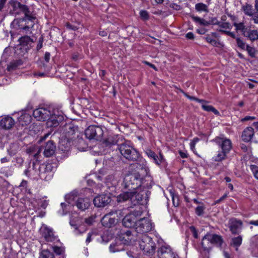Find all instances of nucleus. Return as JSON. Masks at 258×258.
I'll list each match as a JSON object with an SVG mask.
<instances>
[{"label":"nucleus","instance_id":"obj_1","mask_svg":"<svg viewBox=\"0 0 258 258\" xmlns=\"http://www.w3.org/2000/svg\"><path fill=\"white\" fill-rule=\"evenodd\" d=\"M63 136L60 143V148L64 151L70 149L75 140L79 137L78 128L73 123L66 124L64 126Z\"/></svg>","mask_w":258,"mask_h":258},{"label":"nucleus","instance_id":"obj_2","mask_svg":"<svg viewBox=\"0 0 258 258\" xmlns=\"http://www.w3.org/2000/svg\"><path fill=\"white\" fill-rule=\"evenodd\" d=\"M136 167L139 170L140 178L136 183L139 187L149 189L151 188L153 184L152 177L149 175V169L147 166V163L145 160H140L139 163H136Z\"/></svg>","mask_w":258,"mask_h":258},{"label":"nucleus","instance_id":"obj_3","mask_svg":"<svg viewBox=\"0 0 258 258\" xmlns=\"http://www.w3.org/2000/svg\"><path fill=\"white\" fill-rule=\"evenodd\" d=\"M213 141L218 145L222 149L221 152H219L216 156L213 158L215 161L219 162L225 158L226 154L229 152L232 148V143L229 139H227L224 137H216Z\"/></svg>","mask_w":258,"mask_h":258},{"label":"nucleus","instance_id":"obj_4","mask_svg":"<svg viewBox=\"0 0 258 258\" xmlns=\"http://www.w3.org/2000/svg\"><path fill=\"white\" fill-rule=\"evenodd\" d=\"M118 149L123 157L128 161H137L139 158V152L130 145L129 141H124L123 143H120Z\"/></svg>","mask_w":258,"mask_h":258},{"label":"nucleus","instance_id":"obj_5","mask_svg":"<svg viewBox=\"0 0 258 258\" xmlns=\"http://www.w3.org/2000/svg\"><path fill=\"white\" fill-rule=\"evenodd\" d=\"M33 169L37 172L41 179L49 180L52 177L54 167L51 164H40L36 161L33 164Z\"/></svg>","mask_w":258,"mask_h":258},{"label":"nucleus","instance_id":"obj_6","mask_svg":"<svg viewBox=\"0 0 258 258\" xmlns=\"http://www.w3.org/2000/svg\"><path fill=\"white\" fill-rule=\"evenodd\" d=\"M139 237V245L144 253L147 255L154 254L156 250V244L152 238L147 234L137 235Z\"/></svg>","mask_w":258,"mask_h":258},{"label":"nucleus","instance_id":"obj_7","mask_svg":"<svg viewBox=\"0 0 258 258\" xmlns=\"http://www.w3.org/2000/svg\"><path fill=\"white\" fill-rule=\"evenodd\" d=\"M223 242V240L220 235L216 234L207 233L202 239L201 245L204 250H209L211 248V244H214L220 247Z\"/></svg>","mask_w":258,"mask_h":258},{"label":"nucleus","instance_id":"obj_8","mask_svg":"<svg viewBox=\"0 0 258 258\" xmlns=\"http://www.w3.org/2000/svg\"><path fill=\"white\" fill-rule=\"evenodd\" d=\"M66 201L70 204L72 202L75 201V205L78 209L82 211H84L90 206L91 200L88 198H79L77 199L76 192H72L65 197Z\"/></svg>","mask_w":258,"mask_h":258},{"label":"nucleus","instance_id":"obj_9","mask_svg":"<svg viewBox=\"0 0 258 258\" xmlns=\"http://www.w3.org/2000/svg\"><path fill=\"white\" fill-rule=\"evenodd\" d=\"M153 227V223L149 219L142 218L136 223L135 232L141 236L152 230Z\"/></svg>","mask_w":258,"mask_h":258},{"label":"nucleus","instance_id":"obj_10","mask_svg":"<svg viewBox=\"0 0 258 258\" xmlns=\"http://www.w3.org/2000/svg\"><path fill=\"white\" fill-rule=\"evenodd\" d=\"M140 178V172H135L133 174L127 175L125 176L122 183L125 188H128L129 190H135L138 188L136 183Z\"/></svg>","mask_w":258,"mask_h":258},{"label":"nucleus","instance_id":"obj_11","mask_svg":"<svg viewBox=\"0 0 258 258\" xmlns=\"http://www.w3.org/2000/svg\"><path fill=\"white\" fill-rule=\"evenodd\" d=\"M16 29L22 30L27 34H31L30 28L34 26L33 20H28L27 19L14 20L12 24Z\"/></svg>","mask_w":258,"mask_h":258},{"label":"nucleus","instance_id":"obj_12","mask_svg":"<svg viewBox=\"0 0 258 258\" xmlns=\"http://www.w3.org/2000/svg\"><path fill=\"white\" fill-rule=\"evenodd\" d=\"M85 134L86 138L90 140H99L103 136V132L101 127L90 125L85 130Z\"/></svg>","mask_w":258,"mask_h":258},{"label":"nucleus","instance_id":"obj_13","mask_svg":"<svg viewBox=\"0 0 258 258\" xmlns=\"http://www.w3.org/2000/svg\"><path fill=\"white\" fill-rule=\"evenodd\" d=\"M51 111L47 107H40L34 110L33 115L38 121H45L51 115Z\"/></svg>","mask_w":258,"mask_h":258},{"label":"nucleus","instance_id":"obj_14","mask_svg":"<svg viewBox=\"0 0 258 258\" xmlns=\"http://www.w3.org/2000/svg\"><path fill=\"white\" fill-rule=\"evenodd\" d=\"M119 180V177L115 174L109 175L105 178V184L109 190V192H113L115 191Z\"/></svg>","mask_w":258,"mask_h":258},{"label":"nucleus","instance_id":"obj_15","mask_svg":"<svg viewBox=\"0 0 258 258\" xmlns=\"http://www.w3.org/2000/svg\"><path fill=\"white\" fill-rule=\"evenodd\" d=\"M239 31L241 32L244 37L247 38L251 41L258 39V32L256 30H250L249 27L244 25Z\"/></svg>","mask_w":258,"mask_h":258},{"label":"nucleus","instance_id":"obj_16","mask_svg":"<svg viewBox=\"0 0 258 258\" xmlns=\"http://www.w3.org/2000/svg\"><path fill=\"white\" fill-rule=\"evenodd\" d=\"M229 229L233 234H239L242 229V222L240 220L236 218L230 219L229 221Z\"/></svg>","mask_w":258,"mask_h":258},{"label":"nucleus","instance_id":"obj_17","mask_svg":"<svg viewBox=\"0 0 258 258\" xmlns=\"http://www.w3.org/2000/svg\"><path fill=\"white\" fill-rule=\"evenodd\" d=\"M159 258H177L170 247L162 246L158 251Z\"/></svg>","mask_w":258,"mask_h":258},{"label":"nucleus","instance_id":"obj_18","mask_svg":"<svg viewBox=\"0 0 258 258\" xmlns=\"http://www.w3.org/2000/svg\"><path fill=\"white\" fill-rule=\"evenodd\" d=\"M46 125L48 127H56L63 120V116L51 112V115L47 119Z\"/></svg>","mask_w":258,"mask_h":258},{"label":"nucleus","instance_id":"obj_19","mask_svg":"<svg viewBox=\"0 0 258 258\" xmlns=\"http://www.w3.org/2000/svg\"><path fill=\"white\" fill-rule=\"evenodd\" d=\"M110 202V197L107 195H99L93 200L94 204L97 207H104Z\"/></svg>","mask_w":258,"mask_h":258},{"label":"nucleus","instance_id":"obj_20","mask_svg":"<svg viewBox=\"0 0 258 258\" xmlns=\"http://www.w3.org/2000/svg\"><path fill=\"white\" fill-rule=\"evenodd\" d=\"M19 41L21 46L20 49H23L26 52H27L33 46L32 44L34 42L33 39L28 36L20 37Z\"/></svg>","mask_w":258,"mask_h":258},{"label":"nucleus","instance_id":"obj_21","mask_svg":"<svg viewBox=\"0 0 258 258\" xmlns=\"http://www.w3.org/2000/svg\"><path fill=\"white\" fill-rule=\"evenodd\" d=\"M124 139L121 135H113L109 136L106 139L105 143L107 146H112L117 145L118 147H119L120 143H123Z\"/></svg>","mask_w":258,"mask_h":258},{"label":"nucleus","instance_id":"obj_22","mask_svg":"<svg viewBox=\"0 0 258 258\" xmlns=\"http://www.w3.org/2000/svg\"><path fill=\"white\" fill-rule=\"evenodd\" d=\"M115 213H117V211H111L105 215L101 220L102 224L106 227H111L113 226L115 223V218L111 216Z\"/></svg>","mask_w":258,"mask_h":258},{"label":"nucleus","instance_id":"obj_23","mask_svg":"<svg viewBox=\"0 0 258 258\" xmlns=\"http://www.w3.org/2000/svg\"><path fill=\"white\" fill-rule=\"evenodd\" d=\"M42 233L45 239L48 242H52L56 239V237L54 235L53 230L51 228L46 226H44L42 228Z\"/></svg>","mask_w":258,"mask_h":258},{"label":"nucleus","instance_id":"obj_24","mask_svg":"<svg viewBox=\"0 0 258 258\" xmlns=\"http://www.w3.org/2000/svg\"><path fill=\"white\" fill-rule=\"evenodd\" d=\"M145 153L148 156V157L152 159L154 162L157 165H160L163 162L164 160L163 156L161 154H160L159 156H158L151 149H146L145 151Z\"/></svg>","mask_w":258,"mask_h":258},{"label":"nucleus","instance_id":"obj_25","mask_svg":"<svg viewBox=\"0 0 258 258\" xmlns=\"http://www.w3.org/2000/svg\"><path fill=\"white\" fill-rule=\"evenodd\" d=\"M137 223L135 215L131 213L126 215L122 220L123 225L128 228L134 227Z\"/></svg>","mask_w":258,"mask_h":258},{"label":"nucleus","instance_id":"obj_26","mask_svg":"<svg viewBox=\"0 0 258 258\" xmlns=\"http://www.w3.org/2000/svg\"><path fill=\"white\" fill-rule=\"evenodd\" d=\"M15 123V120L12 117L6 116L0 121V125L3 128L9 130L14 126Z\"/></svg>","mask_w":258,"mask_h":258},{"label":"nucleus","instance_id":"obj_27","mask_svg":"<svg viewBox=\"0 0 258 258\" xmlns=\"http://www.w3.org/2000/svg\"><path fill=\"white\" fill-rule=\"evenodd\" d=\"M17 5L19 10L25 14V19H27L28 20L33 21L36 19L35 17H34L29 11V9L27 6L21 4L20 3H18Z\"/></svg>","mask_w":258,"mask_h":258},{"label":"nucleus","instance_id":"obj_28","mask_svg":"<svg viewBox=\"0 0 258 258\" xmlns=\"http://www.w3.org/2000/svg\"><path fill=\"white\" fill-rule=\"evenodd\" d=\"M195 101H197L201 104L202 108L205 111L208 112H212L216 115H219V112L212 105L207 104L206 102L204 100H201L195 97Z\"/></svg>","mask_w":258,"mask_h":258},{"label":"nucleus","instance_id":"obj_29","mask_svg":"<svg viewBox=\"0 0 258 258\" xmlns=\"http://www.w3.org/2000/svg\"><path fill=\"white\" fill-rule=\"evenodd\" d=\"M55 151V146L52 141H49L47 142L43 151L44 155L48 157L53 155Z\"/></svg>","mask_w":258,"mask_h":258},{"label":"nucleus","instance_id":"obj_30","mask_svg":"<svg viewBox=\"0 0 258 258\" xmlns=\"http://www.w3.org/2000/svg\"><path fill=\"white\" fill-rule=\"evenodd\" d=\"M254 135V130L252 127H246L243 132L242 139L245 142L250 141Z\"/></svg>","mask_w":258,"mask_h":258},{"label":"nucleus","instance_id":"obj_31","mask_svg":"<svg viewBox=\"0 0 258 258\" xmlns=\"http://www.w3.org/2000/svg\"><path fill=\"white\" fill-rule=\"evenodd\" d=\"M127 200L133 201V190L123 192L117 197V201L119 202H124Z\"/></svg>","mask_w":258,"mask_h":258},{"label":"nucleus","instance_id":"obj_32","mask_svg":"<svg viewBox=\"0 0 258 258\" xmlns=\"http://www.w3.org/2000/svg\"><path fill=\"white\" fill-rule=\"evenodd\" d=\"M32 117L28 113L22 114L18 118V121L20 124L22 125H27L31 122Z\"/></svg>","mask_w":258,"mask_h":258},{"label":"nucleus","instance_id":"obj_33","mask_svg":"<svg viewBox=\"0 0 258 258\" xmlns=\"http://www.w3.org/2000/svg\"><path fill=\"white\" fill-rule=\"evenodd\" d=\"M227 15L230 18V20L233 22V25L235 27V30L237 31H239V30L244 25V23L243 22L238 23V18L237 16L230 13H227Z\"/></svg>","mask_w":258,"mask_h":258},{"label":"nucleus","instance_id":"obj_34","mask_svg":"<svg viewBox=\"0 0 258 258\" xmlns=\"http://www.w3.org/2000/svg\"><path fill=\"white\" fill-rule=\"evenodd\" d=\"M198 204V206L195 208V212L196 214L199 216H203L205 214V210L206 207L203 203H199L197 200L195 199V204Z\"/></svg>","mask_w":258,"mask_h":258},{"label":"nucleus","instance_id":"obj_35","mask_svg":"<svg viewBox=\"0 0 258 258\" xmlns=\"http://www.w3.org/2000/svg\"><path fill=\"white\" fill-rule=\"evenodd\" d=\"M23 64V61L21 59L14 60L11 61L7 67V70L9 71H13L16 70L19 67Z\"/></svg>","mask_w":258,"mask_h":258},{"label":"nucleus","instance_id":"obj_36","mask_svg":"<svg viewBox=\"0 0 258 258\" xmlns=\"http://www.w3.org/2000/svg\"><path fill=\"white\" fill-rule=\"evenodd\" d=\"M242 238L241 236H238L236 237L232 238L231 239V245L235 248V250L237 251L238 247L242 243Z\"/></svg>","mask_w":258,"mask_h":258},{"label":"nucleus","instance_id":"obj_37","mask_svg":"<svg viewBox=\"0 0 258 258\" xmlns=\"http://www.w3.org/2000/svg\"><path fill=\"white\" fill-rule=\"evenodd\" d=\"M195 9L198 12H209L208 6L202 3H199L195 5Z\"/></svg>","mask_w":258,"mask_h":258},{"label":"nucleus","instance_id":"obj_38","mask_svg":"<svg viewBox=\"0 0 258 258\" xmlns=\"http://www.w3.org/2000/svg\"><path fill=\"white\" fill-rule=\"evenodd\" d=\"M143 195L140 193L137 192L136 189L133 190V201L132 203H134V205L139 203L140 202L142 201L143 200Z\"/></svg>","mask_w":258,"mask_h":258},{"label":"nucleus","instance_id":"obj_39","mask_svg":"<svg viewBox=\"0 0 258 258\" xmlns=\"http://www.w3.org/2000/svg\"><path fill=\"white\" fill-rule=\"evenodd\" d=\"M242 10L245 15L247 16H250L252 15L253 13L252 6L248 4H246L245 5H243L242 7Z\"/></svg>","mask_w":258,"mask_h":258},{"label":"nucleus","instance_id":"obj_40","mask_svg":"<svg viewBox=\"0 0 258 258\" xmlns=\"http://www.w3.org/2000/svg\"><path fill=\"white\" fill-rule=\"evenodd\" d=\"M121 235H123V238H125V236H126V239H125V244H127L132 240L135 241V240L133 239V234L132 233V232L130 230H127L124 232H121Z\"/></svg>","mask_w":258,"mask_h":258},{"label":"nucleus","instance_id":"obj_41","mask_svg":"<svg viewBox=\"0 0 258 258\" xmlns=\"http://www.w3.org/2000/svg\"><path fill=\"white\" fill-rule=\"evenodd\" d=\"M41 258H54V255L47 249L43 250L40 253Z\"/></svg>","mask_w":258,"mask_h":258},{"label":"nucleus","instance_id":"obj_42","mask_svg":"<svg viewBox=\"0 0 258 258\" xmlns=\"http://www.w3.org/2000/svg\"><path fill=\"white\" fill-rule=\"evenodd\" d=\"M205 39L208 43L214 46H217L219 44H220L219 42L212 37L209 34L207 35L206 37H205Z\"/></svg>","mask_w":258,"mask_h":258},{"label":"nucleus","instance_id":"obj_43","mask_svg":"<svg viewBox=\"0 0 258 258\" xmlns=\"http://www.w3.org/2000/svg\"><path fill=\"white\" fill-rule=\"evenodd\" d=\"M195 22L203 26H208L210 24L209 22L198 17H195Z\"/></svg>","mask_w":258,"mask_h":258},{"label":"nucleus","instance_id":"obj_44","mask_svg":"<svg viewBox=\"0 0 258 258\" xmlns=\"http://www.w3.org/2000/svg\"><path fill=\"white\" fill-rule=\"evenodd\" d=\"M170 195L172 197L173 204L175 207L179 206V198L178 196L174 193L173 191H170Z\"/></svg>","mask_w":258,"mask_h":258},{"label":"nucleus","instance_id":"obj_45","mask_svg":"<svg viewBox=\"0 0 258 258\" xmlns=\"http://www.w3.org/2000/svg\"><path fill=\"white\" fill-rule=\"evenodd\" d=\"M219 26V29H231L232 28L231 25L229 22H219V24L218 25Z\"/></svg>","mask_w":258,"mask_h":258},{"label":"nucleus","instance_id":"obj_46","mask_svg":"<svg viewBox=\"0 0 258 258\" xmlns=\"http://www.w3.org/2000/svg\"><path fill=\"white\" fill-rule=\"evenodd\" d=\"M236 41L237 45L239 48L242 49H245L247 45L245 44V43L240 39V38L237 37L236 38Z\"/></svg>","mask_w":258,"mask_h":258},{"label":"nucleus","instance_id":"obj_47","mask_svg":"<svg viewBox=\"0 0 258 258\" xmlns=\"http://www.w3.org/2000/svg\"><path fill=\"white\" fill-rule=\"evenodd\" d=\"M140 16L141 19L144 21L148 20L149 19V13L145 10H141L140 12Z\"/></svg>","mask_w":258,"mask_h":258},{"label":"nucleus","instance_id":"obj_48","mask_svg":"<svg viewBox=\"0 0 258 258\" xmlns=\"http://www.w3.org/2000/svg\"><path fill=\"white\" fill-rule=\"evenodd\" d=\"M217 30L218 31L220 32L223 34H225L228 36H229L233 38H235V39L237 38L235 36V34L232 32H230L229 31H226L225 30H223V29H217Z\"/></svg>","mask_w":258,"mask_h":258},{"label":"nucleus","instance_id":"obj_49","mask_svg":"<svg viewBox=\"0 0 258 258\" xmlns=\"http://www.w3.org/2000/svg\"><path fill=\"white\" fill-rule=\"evenodd\" d=\"M250 168L255 178L258 179V166L255 165H251L250 166Z\"/></svg>","mask_w":258,"mask_h":258},{"label":"nucleus","instance_id":"obj_50","mask_svg":"<svg viewBox=\"0 0 258 258\" xmlns=\"http://www.w3.org/2000/svg\"><path fill=\"white\" fill-rule=\"evenodd\" d=\"M109 250L111 252H115L118 251L119 249L118 248L116 243H112L109 246Z\"/></svg>","mask_w":258,"mask_h":258},{"label":"nucleus","instance_id":"obj_51","mask_svg":"<svg viewBox=\"0 0 258 258\" xmlns=\"http://www.w3.org/2000/svg\"><path fill=\"white\" fill-rule=\"evenodd\" d=\"M251 17V20L253 21L254 24H258V11L254 12Z\"/></svg>","mask_w":258,"mask_h":258},{"label":"nucleus","instance_id":"obj_52","mask_svg":"<svg viewBox=\"0 0 258 258\" xmlns=\"http://www.w3.org/2000/svg\"><path fill=\"white\" fill-rule=\"evenodd\" d=\"M65 26L68 30L76 31L78 29V27L77 26L73 25L70 23H67Z\"/></svg>","mask_w":258,"mask_h":258},{"label":"nucleus","instance_id":"obj_53","mask_svg":"<svg viewBox=\"0 0 258 258\" xmlns=\"http://www.w3.org/2000/svg\"><path fill=\"white\" fill-rule=\"evenodd\" d=\"M245 49L248 51L249 54L251 56L253 57L254 56V53H255L254 49L252 47L249 46L248 45H247Z\"/></svg>","mask_w":258,"mask_h":258},{"label":"nucleus","instance_id":"obj_54","mask_svg":"<svg viewBox=\"0 0 258 258\" xmlns=\"http://www.w3.org/2000/svg\"><path fill=\"white\" fill-rule=\"evenodd\" d=\"M52 249L53 250V251L57 254H61V253L62 252V249L59 247H58V246H52Z\"/></svg>","mask_w":258,"mask_h":258},{"label":"nucleus","instance_id":"obj_55","mask_svg":"<svg viewBox=\"0 0 258 258\" xmlns=\"http://www.w3.org/2000/svg\"><path fill=\"white\" fill-rule=\"evenodd\" d=\"M49 201L43 200L40 202V207L43 209H45L48 205Z\"/></svg>","mask_w":258,"mask_h":258},{"label":"nucleus","instance_id":"obj_56","mask_svg":"<svg viewBox=\"0 0 258 258\" xmlns=\"http://www.w3.org/2000/svg\"><path fill=\"white\" fill-rule=\"evenodd\" d=\"M196 31L200 34H204L207 31V30L204 27H201L197 29Z\"/></svg>","mask_w":258,"mask_h":258},{"label":"nucleus","instance_id":"obj_57","mask_svg":"<svg viewBox=\"0 0 258 258\" xmlns=\"http://www.w3.org/2000/svg\"><path fill=\"white\" fill-rule=\"evenodd\" d=\"M43 38L42 37L39 38L38 43L37 44L36 48L37 50H39L42 47V44H43Z\"/></svg>","mask_w":258,"mask_h":258},{"label":"nucleus","instance_id":"obj_58","mask_svg":"<svg viewBox=\"0 0 258 258\" xmlns=\"http://www.w3.org/2000/svg\"><path fill=\"white\" fill-rule=\"evenodd\" d=\"M94 221V218L93 217H90L88 218L85 219V222L88 225H91Z\"/></svg>","mask_w":258,"mask_h":258},{"label":"nucleus","instance_id":"obj_59","mask_svg":"<svg viewBox=\"0 0 258 258\" xmlns=\"http://www.w3.org/2000/svg\"><path fill=\"white\" fill-rule=\"evenodd\" d=\"M255 119V117L254 116H246L244 117V118H242L241 119V121L242 122L248 121L249 120H254Z\"/></svg>","mask_w":258,"mask_h":258},{"label":"nucleus","instance_id":"obj_60","mask_svg":"<svg viewBox=\"0 0 258 258\" xmlns=\"http://www.w3.org/2000/svg\"><path fill=\"white\" fill-rule=\"evenodd\" d=\"M210 24H213V25H218L219 21L217 20L216 18H212L210 22Z\"/></svg>","mask_w":258,"mask_h":258},{"label":"nucleus","instance_id":"obj_61","mask_svg":"<svg viewBox=\"0 0 258 258\" xmlns=\"http://www.w3.org/2000/svg\"><path fill=\"white\" fill-rule=\"evenodd\" d=\"M143 62H144V63L147 64V65L149 66V67H150L151 68H153L155 71H157V69L154 64H153L147 61H144Z\"/></svg>","mask_w":258,"mask_h":258},{"label":"nucleus","instance_id":"obj_62","mask_svg":"<svg viewBox=\"0 0 258 258\" xmlns=\"http://www.w3.org/2000/svg\"><path fill=\"white\" fill-rule=\"evenodd\" d=\"M142 212L140 211L134 210L131 214H134L135 215L136 218L138 216H140L142 215Z\"/></svg>","mask_w":258,"mask_h":258},{"label":"nucleus","instance_id":"obj_63","mask_svg":"<svg viewBox=\"0 0 258 258\" xmlns=\"http://www.w3.org/2000/svg\"><path fill=\"white\" fill-rule=\"evenodd\" d=\"M50 57V54L48 52H46L44 54V59L45 61L48 62L49 61Z\"/></svg>","mask_w":258,"mask_h":258},{"label":"nucleus","instance_id":"obj_64","mask_svg":"<svg viewBox=\"0 0 258 258\" xmlns=\"http://www.w3.org/2000/svg\"><path fill=\"white\" fill-rule=\"evenodd\" d=\"M227 197V194H224L222 197H221L219 199L217 200L216 201H215L216 204H218L220 203L221 201L224 200L225 198H226Z\"/></svg>","mask_w":258,"mask_h":258}]
</instances>
